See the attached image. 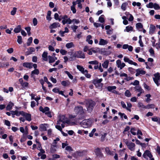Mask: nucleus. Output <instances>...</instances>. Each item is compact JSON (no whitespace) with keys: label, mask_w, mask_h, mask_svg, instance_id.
I'll return each instance as SVG.
<instances>
[{"label":"nucleus","mask_w":160,"mask_h":160,"mask_svg":"<svg viewBox=\"0 0 160 160\" xmlns=\"http://www.w3.org/2000/svg\"><path fill=\"white\" fill-rule=\"evenodd\" d=\"M59 118L58 120L57 121V125H61V127L62 128L65 127V124H68L70 122V121L64 115H60Z\"/></svg>","instance_id":"obj_1"},{"label":"nucleus","mask_w":160,"mask_h":160,"mask_svg":"<svg viewBox=\"0 0 160 160\" xmlns=\"http://www.w3.org/2000/svg\"><path fill=\"white\" fill-rule=\"evenodd\" d=\"M92 123V121L90 119H85L83 120L80 123V125L83 128H88L91 126Z\"/></svg>","instance_id":"obj_2"},{"label":"nucleus","mask_w":160,"mask_h":160,"mask_svg":"<svg viewBox=\"0 0 160 160\" xmlns=\"http://www.w3.org/2000/svg\"><path fill=\"white\" fill-rule=\"evenodd\" d=\"M95 105V102L94 101L91 100H88L86 103V107L87 111L89 112H91Z\"/></svg>","instance_id":"obj_3"},{"label":"nucleus","mask_w":160,"mask_h":160,"mask_svg":"<svg viewBox=\"0 0 160 160\" xmlns=\"http://www.w3.org/2000/svg\"><path fill=\"white\" fill-rule=\"evenodd\" d=\"M102 81V78H97L93 80L92 83L96 87L100 89L102 88L103 85V84L101 83Z\"/></svg>","instance_id":"obj_4"},{"label":"nucleus","mask_w":160,"mask_h":160,"mask_svg":"<svg viewBox=\"0 0 160 160\" xmlns=\"http://www.w3.org/2000/svg\"><path fill=\"white\" fill-rule=\"evenodd\" d=\"M73 57L74 58H85V55L84 53L82 51H79L74 52L73 55Z\"/></svg>","instance_id":"obj_5"},{"label":"nucleus","mask_w":160,"mask_h":160,"mask_svg":"<svg viewBox=\"0 0 160 160\" xmlns=\"http://www.w3.org/2000/svg\"><path fill=\"white\" fill-rule=\"evenodd\" d=\"M74 110V112L77 114H82L84 113L83 108L81 106H79L75 107Z\"/></svg>","instance_id":"obj_6"},{"label":"nucleus","mask_w":160,"mask_h":160,"mask_svg":"<svg viewBox=\"0 0 160 160\" xmlns=\"http://www.w3.org/2000/svg\"><path fill=\"white\" fill-rule=\"evenodd\" d=\"M142 156L146 160H148L149 158H152V156L149 151L147 150L145 151L143 154Z\"/></svg>","instance_id":"obj_7"},{"label":"nucleus","mask_w":160,"mask_h":160,"mask_svg":"<svg viewBox=\"0 0 160 160\" xmlns=\"http://www.w3.org/2000/svg\"><path fill=\"white\" fill-rule=\"evenodd\" d=\"M124 61L126 62H128L129 64L131 65H133L134 66L137 65V64L130 60L128 58L126 57H124L123 59Z\"/></svg>","instance_id":"obj_8"},{"label":"nucleus","mask_w":160,"mask_h":160,"mask_svg":"<svg viewBox=\"0 0 160 160\" xmlns=\"http://www.w3.org/2000/svg\"><path fill=\"white\" fill-rule=\"evenodd\" d=\"M154 78H153V80L155 83L156 85L158 86H159L158 80L160 79V75L158 73H156L154 74Z\"/></svg>","instance_id":"obj_9"},{"label":"nucleus","mask_w":160,"mask_h":160,"mask_svg":"<svg viewBox=\"0 0 160 160\" xmlns=\"http://www.w3.org/2000/svg\"><path fill=\"white\" fill-rule=\"evenodd\" d=\"M116 64L118 67L120 68V69H122L126 65L125 63H122L120 60H118L116 61Z\"/></svg>","instance_id":"obj_10"},{"label":"nucleus","mask_w":160,"mask_h":160,"mask_svg":"<svg viewBox=\"0 0 160 160\" xmlns=\"http://www.w3.org/2000/svg\"><path fill=\"white\" fill-rule=\"evenodd\" d=\"M22 116L25 118L26 120L28 121H30L31 120V115L30 114L23 112Z\"/></svg>","instance_id":"obj_11"},{"label":"nucleus","mask_w":160,"mask_h":160,"mask_svg":"<svg viewBox=\"0 0 160 160\" xmlns=\"http://www.w3.org/2000/svg\"><path fill=\"white\" fill-rule=\"evenodd\" d=\"M136 76H138L139 75H144L145 74L146 72L145 71L143 70L141 68H138L136 70Z\"/></svg>","instance_id":"obj_12"},{"label":"nucleus","mask_w":160,"mask_h":160,"mask_svg":"<svg viewBox=\"0 0 160 160\" xmlns=\"http://www.w3.org/2000/svg\"><path fill=\"white\" fill-rule=\"evenodd\" d=\"M60 24L59 23L57 22H55L51 24L49 26V28L50 29H52L59 27H60Z\"/></svg>","instance_id":"obj_13"},{"label":"nucleus","mask_w":160,"mask_h":160,"mask_svg":"<svg viewBox=\"0 0 160 160\" xmlns=\"http://www.w3.org/2000/svg\"><path fill=\"white\" fill-rule=\"evenodd\" d=\"M135 144L132 142H130L127 146L128 149L131 151H134L135 150Z\"/></svg>","instance_id":"obj_14"},{"label":"nucleus","mask_w":160,"mask_h":160,"mask_svg":"<svg viewBox=\"0 0 160 160\" xmlns=\"http://www.w3.org/2000/svg\"><path fill=\"white\" fill-rule=\"evenodd\" d=\"M39 110L42 112L45 113L46 112H49V108L47 107H46L43 108L42 107L40 106L39 108Z\"/></svg>","instance_id":"obj_15"},{"label":"nucleus","mask_w":160,"mask_h":160,"mask_svg":"<svg viewBox=\"0 0 160 160\" xmlns=\"http://www.w3.org/2000/svg\"><path fill=\"white\" fill-rule=\"evenodd\" d=\"M23 66L25 67L31 68L32 67V63L30 62H24L23 63Z\"/></svg>","instance_id":"obj_16"},{"label":"nucleus","mask_w":160,"mask_h":160,"mask_svg":"<svg viewBox=\"0 0 160 160\" xmlns=\"http://www.w3.org/2000/svg\"><path fill=\"white\" fill-rule=\"evenodd\" d=\"M48 53L47 52H44L42 55V59L43 60L46 61H48V58L47 57L48 56Z\"/></svg>","instance_id":"obj_17"},{"label":"nucleus","mask_w":160,"mask_h":160,"mask_svg":"<svg viewBox=\"0 0 160 160\" xmlns=\"http://www.w3.org/2000/svg\"><path fill=\"white\" fill-rule=\"evenodd\" d=\"M155 26L152 25H150L149 28V33L150 34H153L155 30Z\"/></svg>","instance_id":"obj_18"},{"label":"nucleus","mask_w":160,"mask_h":160,"mask_svg":"<svg viewBox=\"0 0 160 160\" xmlns=\"http://www.w3.org/2000/svg\"><path fill=\"white\" fill-rule=\"evenodd\" d=\"M72 21L70 18H68L67 19H63L62 21L63 25H65L66 23L68 24H70L71 23Z\"/></svg>","instance_id":"obj_19"},{"label":"nucleus","mask_w":160,"mask_h":160,"mask_svg":"<svg viewBox=\"0 0 160 160\" xmlns=\"http://www.w3.org/2000/svg\"><path fill=\"white\" fill-rule=\"evenodd\" d=\"M55 128L61 131L63 135V136H67V133H64L62 131V128L61 127L60 125H56L55 126Z\"/></svg>","instance_id":"obj_20"},{"label":"nucleus","mask_w":160,"mask_h":160,"mask_svg":"<svg viewBox=\"0 0 160 160\" xmlns=\"http://www.w3.org/2000/svg\"><path fill=\"white\" fill-rule=\"evenodd\" d=\"M134 88L136 91L139 92L143 93L144 92V90L142 89L141 87L139 86H137L135 87Z\"/></svg>","instance_id":"obj_21"},{"label":"nucleus","mask_w":160,"mask_h":160,"mask_svg":"<svg viewBox=\"0 0 160 160\" xmlns=\"http://www.w3.org/2000/svg\"><path fill=\"white\" fill-rule=\"evenodd\" d=\"M14 105L13 103L11 102H10L6 107V110L9 111L11 110Z\"/></svg>","instance_id":"obj_22"},{"label":"nucleus","mask_w":160,"mask_h":160,"mask_svg":"<svg viewBox=\"0 0 160 160\" xmlns=\"http://www.w3.org/2000/svg\"><path fill=\"white\" fill-rule=\"evenodd\" d=\"M47 125L46 124H41L40 125L39 129L41 131H45L47 130L46 126Z\"/></svg>","instance_id":"obj_23"},{"label":"nucleus","mask_w":160,"mask_h":160,"mask_svg":"<svg viewBox=\"0 0 160 160\" xmlns=\"http://www.w3.org/2000/svg\"><path fill=\"white\" fill-rule=\"evenodd\" d=\"M35 49L33 47L29 48L28 49V51H27V53L28 55L31 54L32 52H34L35 51Z\"/></svg>","instance_id":"obj_24"},{"label":"nucleus","mask_w":160,"mask_h":160,"mask_svg":"<svg viewBox=\"0 0 160 160\" xmlns=\"http://www.w3.org/2000/svg\"><path fill=\"white\" fill-rule=\"evenodd\" d=\"M105 151L107 154L111 155H114L113 152L111 151L109 148H106L105 149Z\"/></svg>","instance_id":"obj_25"},{"label":"nucleus","mask_w":160,"mask_h":160,"mask_svg":"<svg viewBox=\"0 0 160 160\" xmlns=\"http://www.w3.org/2000/svg\"><path fill=\"white\" fill-rule=\"evenodd\" d=\"M109 62V61L108 60H107L105 61L102 64L103 67L105 68H107L108 67Z\"/></svg>","instance_id":"obj_26"},{"label":"nucleus","mask_w":160,"mask_h":160,"mask_svg":"<svg viewBox=\"0 0 160 160\" xmlns=\"http://www.w3.org/2000/svg\"><path fill=\"white\" fill-rule=\"evenodd\" d=\"M92 38V36L90 35L88 36L86 38V41L88 42V43L90 44H92L93 43L92 40H90Z\"/></svg>","instance_id":"obj_27"},{"label":"nucleus","mask_w":160,"mask_h":160,"mask_svg":"<svg viewBox=\"0 0 160 160\" xmlns=\"http://www.w3.org/2000/svg\"><path fill=\"white\" fill-rule=\"evenodd\" d=\"M108 43V41L102 39H101L99 42V44L102 45H104Z\"/></svg>","instance_id":"obj_28"},{"label":"nucleus","mask_w":160,"mask_h":160,"mask_svg":"<svg viewBox=\"0 0 160 160\" xmlns=\"http://www.w3.org/2000/svg\"><path fill=\"white\" fill-rule=\"evenodd\" d=\"M128 4L127 2H124L123 3L121 6V8L123 11H125L127 9V7Z\"/></svg>","instance_id":"obj_29"},{"label":"nucleus","mask_w":160,"mask_h":160,"mask_svg":"<svg viewBox=\"0 0 160 160\" xmlns=\"http://www.w3.org/2000/svg\"><path fill=\"white\" fill-rule=\"evenodd\" d=\"M74 46L73 42L67 43L66 45V47L68 48H70L74 47Z\"/></svg>","instance_id":"obj_30"},{"label":"nucleus","mask_w":160,"mask_h":160,"mask_svg":"<svg viewBox=\"0 0 160 160\" xmlns=\"http://www.w3.org/2000/svg\"><path fill=\"white\" fill-rule=\"evenodd\" d=\"M39 73V70L38 69H35L31 72V75L32 77L34 74L38 75Z\"/></svg>","instance_id":"obj_31"},{"label":"nucleus","mask_w":160,"mask_h":160,"mask_svg":"<svg viewBox=\"0 0 160 160\" xmlns=\"http://www.w3.org/2000/svg\"><path fill=\"white\" fill-rule=\"evenodd\" d=\"M21 30V26L19 25L14 28V31L15 33H17L19 32Z\"/></svg>","instance_id":"obj_32"},{"label":"nucleus","mask_w":160,"mask_h":160,"mask_svg":"<svg viewBox=\"0 0 160 160\" xmlns=\"http://www.w3.org/2000/svg\"><path fill=\"white\" fill-rule=\"evenodd\" d=\"M133 27L132 26H128L126 27V29L124 30V31L128 32L130 31H132L133 30Z\"/></svg>","instance_id":"obj_33"},{"label":"nucleus","mask_w":160,"mask_h":160,"mask_svg":"<svg viewBox=\"0 0 160 160\" xmlns=\"http://www.w3.org/2000/svg\"><path fill=\"white\" fill-rule=\"evenodd\" d=\"M9 65V63L8 62L6 63H2L0 62V68H4L5 67L8 66Z\"/></svg>","instance_id":"obj_34"},{"label":"nucleus","mask_w":160,"mask_h":160,"mask_svg":"<svg viewBox=\"0 0 160 160\" xmlns=\"http://www.w3.org/2000/svg\"><path fill=\"white\" fill-rule=\"evenodd\" d=\"M94 152L97 156H99L101 154V150L99 148H97L95 149Z\"/></svg>","instance_id":"obj_35"},{"label":"nucleus","mask_w":160,"mask_h":160,"mask_svg":"<svg viewBox=\"0 0 160 160\" xmlns=\"http://www.w3.org/2000/svg\"><path fill=\"white\" fill-rule=\"evenodd\" d=\"M146 97H147L146 99V101L147 102H149L151 100V99H150V98L151 97V95L150 94H147L145 95Z\"/></svg>","instance_id":"obj_36"},{"label":"nucleus","mask_w":160,"mask_h":160,"mask_svg":"<svg viewBox=\"0 0 160 160\" xmlns=\"http://www.w3.org/2000/svg\"><path fill=\"white\" fill-rule=\"evenodd\" d=\"M116 88V87L115 86H109L107 87V89L109 91L111 92Z\"/></svg>","instance_id":"obj_37"},{"label":"nucleus","mask_w":160,"mask_h":160,"mask_svg":"<svg viewBox=\"0 0 160 160\" xmlns=\"http://www.w3.org/2000/svg\"><path fill=\"white\" fill-rule=\"evenodd\" d=\"M138 106L139 108H141L143 109H146V106H145L141 102L138 103Z\"/></svg>","instance_id":"obj_38"},{"label":"nucleus","mask_w":160,"mask_h":160,"mask_svg":"<svg viewBox=\"0 0 160 160\" xmlns=\"http://www.w3.org/2000/svg\"><path fill=\"white\" fill-rule=\"evenodd\" d=\"M48 58L49 59V63H53L54 62V58L52 56L49 55L48 56Z\"/></svg>","instance_id":"obj_39"},{"label":"nucleus","mask_w":160,"mask_h":160,"mask_svg":"<svg viewBox=\"0 0 160 160\" xmlns=\"http://www.w3.org/2000/svg\"><path fill=\"white\" fill-rule=\"evenodd\" d=\"M118 114L120 116L121 118L122 119H123V117L125 119H127L128 118L127 116L124 113H122L120 112H119L118 113Z\"/></svg>","instance_id":"obj_40"},{"label":"nucleus","mask_w":160,"mask_h":160,"mask_svg":"<svg viewBox=\"0 0 160 160\" xmlns=\"http://www.w3.org/2000/svg\"><path fill=\"white\" fill-rule=\"evenodd\" d=\"M125 149H124L122 150H120L119 152L120 155L121 156H123L124 155H125L126 153L125 152Z\"/></svg>","instance_id":"obj_41"},{"label":"nucleus","mask_w":160,"mask_h":160,"mask_svg":"<svg viewBox=\"0 0 160 160\" xmlns=\"http://www.w3.org/2000/svg\"><path fill=\"white\" fill-rule=\"evenodd\" d=\"M32 37H30L28 39L27 43L28 46H29L32 43Z\"/></svg>","instance_id":"obj_42"},{"label":"nucleus","mask_w":160,"mask_h":160,"mask_svg":"<svg viewBox=\"0 0 160 160\" xmlns=\"http://www.w3.org/2000/svg\"><path fill=\"white\" fill-rule=\"evenodd\" d=\"M155 107V105L154 104H148L146 105V109L154 108Z\"/></svg>","instance_id":"obj_43"},{"label":"nucleus","mask_w":160,"mask_h":160,"mask_svg":"<svg viewBox=\"0 0 160 160\" xmlns=\"http://www.w3.org/2000/svg\"><path fill=\"white\" fill-rule=\"evenodd\" d=\"M125 95L128 97L131 96V94L129 90H127L125 92Z\"/></svg>","instance_id":"obj_44"},{"label":"nucleus","mask_w":160,"mask_h":160,"mask_svg":"<svg viewBox=\"0 0 160 160\" xmlns=\"http://www.w3.org/2000/svg\"><path fill=\"white\" fill-rule=\"evenodd\" d=\"M17 37L18 39L17 40V42L19 44H21L22 42V37L21 36H18Z\"/></svg>","instance_id":"obj_45"},{"label":"nucleus","mask_w":160,"mask_h":160,"mask_svg":"<svg viewBox=\"0 0 160 160\" xmlns=\"http://www.w3.org/2000/svg\"><path fill=\"white\" fill-rule=\"evenodd\" d=\"M153 8L155 10H159L160 9V7L159 5L156 3L154 4V6Z\"/></svg>","instance_id":"obj_46"},{"label":"nucleus","mask_w":160,"mask_h":160,"mask_svg":"<svg viewBox=\"0 0 160 160\" xmlns=\"http://www.w3.org/2000/svg\"><path fill=\"white\" fill-rule=\"evenodd\" d=\"M136 27L137 28H142L143 25L141 23L138 22L136 24Z\"/></svg>","instance_id":"obj_47"},{"label":"nucleus","mask_w":160,"mask_h":160,"mask_svg":"<svg viewBox=\"0 0 160 160\" xmlns=\"http://www.w3.org/2000/svg\"><path fill=\"white\" fill-rule=\"evenodd\" d=\"M88 63L90 64H91L92 65H98V62L96 60L92 61H89L88 62Z\"/></svg>","instance_id":"obj_48"},{"label":"nucleus","mask_w":160,"mask_h":160,"mask_svg":"<svg viewBox=\"0 0 160 160\" xmlns=\"http://www.w3.org/2000/svg\"><path fill=\"white\" fill-rule=\"evenodd\" d=\"M160 118H158L156 117H154L152 118V120L153 122H155L158 123V121Z\"/></svg>","instance_id":"obj_49"},{"label":"nucleus","mask_w":160,"mask_h":160,"mask_svg":"<svg viewBox=\"0 0 160 160\" xmlns=\"http://www.w3.org/2000/svg\"><path fill=\"white\" fill-rule=\"evenodd\" d=\"M154 4L152 2H149L148 4L146 5L147 7L149 8H152L153 7Z\"/></svg>","instance_id":"obj_50"},{"label":"nucleus","mask_w":160,"mask_h":160,"mask_svg":"<svg viewBox=\"0 0 160 160\" xmlns=\"http://www.w3.org/2000/svg\"><path fill=\"white\" fill-rule=\"evenodd\" d=\"M111 53V52L110 51H108V50L106 49V50L103 52V53L104 55H108L110 54Z\"/></svg>","instance_id":"obj_51"},{"label":"nucleus","mask_w":160,"mask_h":160,"mask_svg":"<svg viewBox=\"0 0 160 160\" xmlns=\"http://www.w3.org/2000/svg\"><path fill=\"white\" fill-rule=\"evenodd\" d=\"M65 72L68 75L70 79H73V76L68 71H65Z\"/></svg>","instance_id":"obj_52"},{"label":"nucleus","mask_w":160,"mask_h":160,"mask_svg":"<svg viewBox=\"0 0 160 160\" xmlns=\"http://www.w3.org/2000/svg\"><path fill=\"white\" fill-rule=\"evenodd\" d=\"M15 111L16 112V115L17 116H19L20 115H21L22 116L23 113V111L18 112L17 110H16Z\"/></svg>","instance_id":"obj_53"},{"label":"nucleus","mask_w":160,"mask_h":160,"mask_svg":"<svg viewBox=\"0 0 160 160\" xmlns=\"http://www.w3.org/2000/svg\"><path fill=\"white\" fill-rule=\"evenodd\" d=\"M103 15H102L99 18V21L101 23H103L104 22V19L103 17Z\"/></svg>","instance_id":"obj_54"},{"label":"nucleus","mask_w":160,"mask_h":160,"mask_svg":"<svg viewBox=\"0 0 160 160\" xmlns=\"http://www.w3.org/2000/svg\"><path fill=\"white\" fill-rule=\"evenodd\" d=\"M127 15H129L130 17L128 19V20L130 21H132L133 20L134 18L133 16H132V15L130 14L129 12L127 13Z\"/></svg>","instance_id":"obj_55"},{"label":"nucleus","mask_w":160,"mask_h":160,"mask_svg":"<svg viewBox=\"0 0 160 160\" xmlns=\"http://www.w3.org/2000/svg\"><path fill=\"white\" fill-rule=\"evenodd\" d=\"M132 5L133 6H137L138 7H140L141 5V3L139 2H134L132 3Z\"/></svg>","instance_id":"obj_56"},{"label":"nucleus","mask_w":160,"mask_h":160,"mask_svg":"<svg viewBox=\"0 0 160 160\" xmlns=\"http://www.w3.org/2000/svg\"><path fill=\"white\" fill-rule=\"evenodd\" d=\"M60 52L61 54H62V55H66L67 53V51L62 49H61L60 50Z\"/></svg>","instance_id":"obj_57"},{"label":"nucleus","mask_w":160,"mask_h":160,"mask_svg":"<svg viewBox=\"0 0 160 160\" xmlns=\"http://www.w3.org/2000/svg\"><path fill=\"white\" fill-rule=\"evenodd\" d=\"M96 129L95 128H93L91 133H90L89 134V136L90 137H91L93 136L94 133L96 132Z\"/></svg>","instance_id":"obj_58"},{"label":"nucleus","mask_w":160,"mask_h":160,"mask_svg":"<svg viewBox=\"0 0 160 160\" xmlns=\"http://www.w3.org/2000/svg\"><path fill=\"white\" fill-rule=\"evenodd\" d=\"M139 83V82L137 80H135L133 82H132L131 84L133 85L134 86H137L138 85Z\"/></svg>","instance_id":"obj_59"},{"label":"nucleus","mask_w":160,"mask_h":160,"mask_svg":"<svg viewBox=\"0 0 160 160\" xmlns=\"http://www.w3.org/2000/svg\"><path fill=\"white\" fill-rule=\"evenodd\" d=\"M52 158L58 159L60 158V155L57 154H54L52 155Z\"/></svg>","instance_id":"obj_60"},{"label":"nucleus","mask_w":160,"mask_h":160,"mask_svg":"<svg viewBox=\"0 0 160 160\" xmlns=\"http://www.w3.org/2000/svg\"><path fill=\"white\" fill-rule=\"evenodd\" d=\"M136 131V130L134 128H132L131 129L130 132L131 133L134 135H135L136 134V133L135 132H134Z\"/></svg>","instance_id":"obj_61"},{"label":"nucleus","mask_w":160,"mask_h":160,"mask_svg":"<svg viewBox=\"0 0 160 160\" xmlns=\"http://www.w3.org/2000/svg\"><path fill=\"white\" fill-rule=\"evenodd\" d=\"M17 8H14L12 11H11V14L12 15H14L16 13Z\"/></svg>","instance_id":"obj_62"},{"label":"nucleus","mask_w":160,"mask_h":160,"mask_svg":"<svg viewBox=\"0 0 160 160\" xmlns=\"http://www.w3.org/2000/svg\"><path fill=\"white\" fill-rule=\"evenodd\" d=\"M78 26L76 25H72L71 26V28L74 32H76V30L78 28Z\"/></svg>","instance_id":"obj_63"},{"label":"nucleus","mask_w":160,"mask_h":160,"mask_svg":"<svg viewBox=\"0 0 160 160\" xmlns=\"http://www.w3.org/2000/svg\"><path fill=\"white\" fill-rule=\"evenodd\" d=\"M4 124L5 125L8 126L9 127L11 125L10 122L8 120H4Z\"/></svg>","instance_id":"obj_64"}]
</instances>
